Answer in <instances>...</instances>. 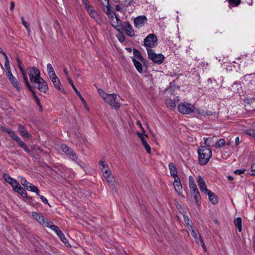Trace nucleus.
Segmentation results:
<instances>
[{"label":"nucleus","instance_id":"nucleus-50","mask_svg":"<svg viewBox=\"0 0 255 255\" xmlns=\"http://www.w3.org/2000/svg\"><path fill=\"white\" fill-rule=\"evenodd\" d=\"M8 134H9L10 137L14 140L16 139V138H17L18 137L16 134H15V132L11 130H10V131L8 132Z\"/></svg>","mask_w":255,"mask_h":255},{"label":"nucleus","instance_id":"nucleus-43","mask_svg":"<svg viewBox=\"0 0 255 255\" xmlns=\"http://www.w3.org/2000/svg\"><path fill=\"white\" fill-rule=\"evenodd\" d=\"M200 189L201 191L204 192L205 193L207 194L210 190H208L207 188V185L206 183L201 184L199 186Z\"/></svg>","mask_w":255,"mask_h":255},{"label":"nucleus","instance_id":"nucleus-48","mask_svg":"<svg viewBox=\"0 0 255 255\" xmlns=\"http://www.w3.org/2000/svg\"><path fill=\"white\" fill-rule=\"evenodd\" d=\"M118 40L121 42H124L126 40V37L124 34L121 32L119 35L118 36Z\"/></svg>","mask_w":255,"mask_h":255},{"label":"nucleus","instance_id":"nucleus-30","mask_svg":"<svg viewBox=\"0 0 255 255\" xmlns=\"http://www.w3.org/2000/svg\"><path fill=\"white\" fill-rule=\"evenodd\" d=\"M42 225H43L44 227H46L47 228H50L52 230H53L52 227L56 226L52 222L50 221L48 219L45 218L44 219V222L42 223Z\"/></svg>","mask_w":255,"mask_h":255},{"label":"nucleus","instance_id":"nucleus-24","mask_svg":"<svg viewBox=\"0 0 255 255\" xmlns=\"http://www.w3.org/2000/svg\"><path fill=\"white\" fill-rule=\"evenodd\" d=\"M168 167L171 175L172 176H176V174H177V170L175 165L173 163L170 162L168 164Z\"/></svg>","mask_w":255,"mask_h":255},{"label":"nucleus","instance_id":"nucleus-33","mask_svg":"<svg viewBox=\"0 0 255 255\" xmlns=\"http://www.w3.org/2000/svg\"><path fill=\"white\" fill-rule=\"evenodd\" d=\"M175 190L178 193V195H182V186L181 183H174L173 184Z\"/></svg>","mask_w":255,"mask_h":255},{"label":"nucleus","instance_id":"nucleus-55","mask_svg":"<svg viewBox=\"0 0 255 255\" xmlns=\"http://www.w3.org/2000/svg\"><path fill=\"white\" fill-rule=\"evenodd\" d=\"M195 184V182H194V178L192 176H190L189 177V187L190 186H193Z\"/></svg>","mask_w":255,"mask_h":255},{"label":"nucleus","instance_id":"nucleus-40","mask_svg":"<svg viewBox=\"0 0 255 255\" xmlns=\"http://www.w3.org/2000/svg\"><path fill=\"white\" fill-rule=\"evenodd\" d=\"M16 60L17 62V65H18V67L19 70H20L21 73H23L25 71V70L22 68V66L23 65L22 63H21V62L20 60V58H19L18 56H17L16 57Z\"/></svg>","mask_w":255,"mask_h":255},{"label":"nucleus","instance_id":"nucleus-9","mask_svg":"<svg viewBox=\"0 0 255 255\" xmlns=\"http://www.w3.org/2000/svg\"><path fill=\"white\" fill-rule=\"evenodd\" d=\"M53 231L56 235L58 236V237L60 239L61 241L66 246L68 247L70 246V244L68 242V240L65 238V236L60 230L59 228L56 226L52 227Z\"/></svg>","mask_w":255,"mask_h":255},{"label":"nucleus","instance_id":"nucleus-15","mask_svg":"<svg viewBox=\"0 0 255 255\" xmlns=\"http://www.w3.org/2000/svg\"><path fill=\"white\" fill-rule=\"evenodd\" d=\"M17 127L18 131L19 132L21 136L26 138H29L31 137V135L25 129V128L22 125L18 124L17 125Z\"/></svg>","mask_w":255,"mask_h":255},{"label":"nucleus","instance_id":"nucleus-37","mask_svg":"<svg viewBox=\"0 0 255 255\" xmlns=\"http://www.w3.org/2000/svg\"><path fill=\"white\" fill-rule=\"evenodd\" d=\"M191 194L194 196V199L196 202V204L197 205H199V202L201 199V196H200L199 192H196L194 194Z\"/></svg>","mask_w":255,"mask_h":255},{"label":"nucleus","instance_id":"nucleus-58","mask_svg":"<svg viewBox=\"0 0 255 255\" xmlns=\"http://www.w3.org/2000/svg\"><path fill=\"white\" fill-rule=\"evenodd\" d=\"M85 8H86V10L89 13H90L91 12V11H93L94 10H95V8H94V7L92 5H91V4L88 5Z\"/></svg>","mask_w":255,"mask_h":255},{"label":"nucleus","instance_id":"nucleus-25","mask_svg":"<svg viewBox=\"0 0 255 255\" xmlns=\"http://www.w3.org/2000/svg\"><path fill=\"white\" fill-rule=\"evenodd\" d=\"M133 52L134 56L136 57L137 59L140 60L142 63L144 64L145 62H147V61L145 59H144L143 56L141 55L140 52L139 50L136 49H133Z\"/></svg>","mask_w":255,"mask_h":255},{"label":"nucleus","instance_id":"nucleus-6","mask_svg":"<svg viewBox=\"0 0 255 255\" xmlns=\"http://www.w3.org/2000/svg\"><path fill=\"white\" fill-rule=\"evenodd\" d=\"M33 84L34 86L37 88L41 92L46 93L48 90L47 83L42 78L39 79Z\"/></svg>","mask_w":255,"mask_h":255},{"label":"nucleus","instance_id":"nucleus-36","mask_svg":"<svg viewBox=\"0 0 255 255\" xmlns=\"http://www.w3.org/2000/svg\"><path fill=\"white\" fill-rule=\"evenodd\" d=\"M228 1L232 6H237L240 4L241 0H228Z\"/></svg>","mask_w":255,"mask_h":255},{"label":"nucleus","instance_id":"nucleus-39","mask_svg":"<svg viewBox=\"0 0 255 255\" xmlns=\"http://www.w3.org/2000/svg\"><path fill=\"white\" fill-rule=\"evenodd\" d=\"M19 181L21 184L25 188H27V186L30 184V183L26 181V180L23 177H20Z\"/></svg>","mask_w":255,"mask_h":255},{"label":"nucleus","instance_id":"nucleus-52","mask_svg":"<svg viewBox=\"0 0 255 255\" xmlns=\"http://www.w3.org/2000/svg\"><path fill=\"white\" fill-rule=\"evenodd\" d=\"M89 15L91 17H92L94 19L96 18L98 16V12L95 10H94L93 11H91L90 13H89Z\"/></svg>","mask_w":255,"mask_h":255},{"label":"nucleus","instance_id":"nucleus-32","mask_svg":"<svg viewBox=\"0 0 255 255\" xmlns=\"http://www.w3.org/2000/svg\"><path fill=\"white\" fill-rule=\"evenodd\" d=\"M196 111V112L197 113L198 115H201L202 116H210L211 114V112L209 111H205L203 109H198L196 110L195 109L194 111Z\"/></svg>","mask_w":255,"mask_h":255},{"label":"nucleus","instance_id":"nucleus-45","mask_svg":"<svg viewBox=\"0 0 255 255\" xmlns=\"http://www.w3.org/2000/svg\"><path fill=\"white\" fill-rule=\"evenodd\" d=\"M184 220L187 225L191 227V228H193V227L192 226V222L190 220L189 218L187 215H184Z\"/></svg>","mask_w":255,"mask_h":255},{"label":"nucleus","instance_id":"nucleus-47","mask_svg":"<svg viewBox=\"0 0 255 255\" xmlns=\"http://www.w3.org/2000/svg\"><path fill=\"white\" fill-rule=\"evenodd\" d=\"M246 133L250 136L254 137L255 135V130L253 129H247L245 131Z\"/></svg>","mask_w":255,"mask_h":255},{"label":"nucleus","instance_id":"nucleus-22","mask_svg":"<svg viewBox=\"0 0 255 255\" xmlns=\"http://www.w3.org/2000/svg\"><path fill=\"white\" fill-rule=\"evenodd\" d=\"M106 1H107V11L106 12V14L108 15H110L111 16L112 19H114V15H116V13L113 11L112 10H111L110 7H111L109 4V0H105ZM101 2L103 5H104V3L102 2V0H99Z\"/></svg>","mask_w":255,"mask_h":255},{"label":"nucleus","instance_id":"nucleus-35","mask_svg":"<svg viewBox=\"0 0 255 255\" xmlns=\"http://www.w3.org/2000/svg\"><path fill=\"white\" fill-rule=\"evenodd\" d=\"M225 144V140L223 138L219 139L218 141H217L215 144V147L216 148H218L221 147Z\"/></svg>","mask_w":255,"mask_h":255},{"label":"nucleus","instance_id":"nucleus-10","mask_svg":"<svg viewBox=\"0 0 255 255\" xmlns=\"http://www.w3.org/2000/svg\"><path fill=\"white\" fill-rule=\"evenodd\" d=\"M61 147L63 152L72 157L73 160H75V159H78V156L76 153L66 144H62Z\"/></svg>","mask_w":255,"mask_h":255},{"label":"nucleus","instance_id":"nucleus-61","mask_svg":"<svg viewBox=\"0 0 255 255\" xmlns=\"http://www.w3.org/2000/svg\"><path fill=\"white\" fill-rule=\"evenodd\" d=\"M28 89L31 92V93L32 94V96L34 98V99L37 97V96L36 94V92H35V90H33L32 87L31 86V88H28Z\"/></svg>","mask_w":255,"mask_h":255},{"label":"nucleus","instance_id":"nucleus-23","mask_svg":"<svg viewBox=\"0 0 255 255\" xmlns=\"http://www.w3.org/2000/svg\"><path fill=\"white\" fill-rule=\"evenodd\" d=\"M32 214L33 217L39 223L42 225L43 222H44L45 218L41 215L40 214L36 212H33Z\"/></svg>","mask_w":255,"mask_h":255},{"label":"nucleus","instance_id":"nucleus-57","mask_svg":"<svg viewBox=\"0 0 255 255\" xmlns=\"http://www.w3.org/2000/svg\"><path fill=\"white\" fill-rule=\"evenodd\" d=\"M173 177L174 178V181L173 182V184H174V183L178 184V183H181L180 179L177 174H176V176H173Z\"/></svg>","mask_w":255,"mask_h":255},{"label":"nucleus","instance_id":"nucleus-44","mask_svg":"<svg viewBox=\"0 0 255 255\" xmlns=\"http://www.w3.org/2000/svg\"><path fill=\"white\" fill-rule=\"evenodd\" d=\"M115 18H116V22H113L112 24H116V26L117 27H122V21L120 20V19L116 16V15H115Z\"/></svg>","mask_w":255,"mask_h":255},{"label":"nucleus","instance_id":"nucleus-12","mask_svg":"<svg viewBox=\"0 0 255 255\" xmlns=\"http://www.w3.org/2000/svg\"><path fill=\"white\" fill-rule=\"evenodd\" d=\"M68 82L71 85L72 88L76 93L77 95L79 97L82 103L84 105L85 108L87 109H89L86 101L85 100L84 98L82 97L79 91L76 88L72 80L70 78H68Z\"/></svg>","mask_w":255,"mask_h":255},{"label":"nucleus","instance_id":"nucleus-1","mask_svg":"<svg viewBox=\"0 0 255 255\" xmlns=\"http://www.w3.org/2000/svg\"><path fill=\"white\" fill-rule=\"evenodd\" d=\"M198 159L200 165H205L212 155L211 150L206 146H200L198 149Z\"/></svg>","mask_w":255,"mask_h":255},{"label":"nucleus","instance_id":"nucleus-49","mask_svg":"<svg viewBox=\"0 0 255 255\" xmlns=\"http://www.w3.org/2000/svg\"><path fill=\"white\" fill-rule=\"evenodd\" d=\"M190 189L191 191V194H194L196 192H199L198 189L197 187V186L196 184L194 185L193 186H191L190 187Z\"/></svg>","mask_w":255,"mask_h":255},{"label":"nucleus","instance_id":"nucleus-18","mask_svg":"<svg viewBox=\"0 0 255 255\" xmlns=\"http://www.w3.org/2000/svg\"><path fill=\"white\" fill-rule=\"evenodd\" d=\"M3 178L6 182L8 183L12 186L13 189L17 185H19V183L16 180L12 178L7 174H4L3 175Z\"/></svg>","mask_w":255,"mask_h":255},{"label":"nucleus","instance_id":"nucleus-13","mask_svg":"<svg viewBox=\"0 0 255 255\" xmlns=\"http://www.w3.org/2000/svg\"><path fill=\"white\" fill-rule=\"evenodd\" d=\"M147 21V18L145 15L139 16L134 18V24L136 27H140L142 26Z\"/></svg>","mask_w":255,"mask_h":255},{"label":"nucleus","instance_id":"nucleus-63","mask_svg":"<svg viewBox=\"0 0 255 255\" xmlns=\"http://www.w3.org/2000/svg\"><path fill=\"white\" fill-rule=\"evenodd\" d=\"M38 196L40 198L41 201L44 203L48 204V200L45 197H44L43 196L40 195V194H39V196Z\"/></svg>","mask_w":255,"mask_h":255},{"label":"nucleus","instance_id":"nucleus-8","mask_svg":"<svg viewBox=\"0 0 255 255\" xmlns=\"http://www.w3.org/2000/svg\"><path fill=\"white\" fill-rule=\"evenodd\" d=\"M6 75L11 84L18 91L20 90V87L19 85L17 79L13 76L11 69L8 68L7 71H5Z\"/></svg>","mask_w":255,"mask_h":255},{"label":"nucleus","instance_id":"nucleus-20","mask_svg":"<svg viewBox=\"0 0 255 255\" xmlns=\"http://www.w3.org/2000/svg\"><path fill=\"white\" fill-rule=\"evenodd\" d=\"M207 194L208 195L209 201L214 205L218 203V197L216 194L211 191H209Z\"/></svg>","mask_w":255,"mask_h":255},{"label":"nucleus","instance_id":"nucleus-19","mask_svg":"<svg viewBox=\"0 0 255 255\" xmlns=\"http://www.w3.org/2000/svg\"><path fill=\"white\" fill-rule=\"evenodd\" d=\"M137 134H138L139 137H140L141 141V143H142L143 146H144V147L145 148V149H146V151L148 153H150V152H151L150 146L148 144V143L147 142L145 138L144 137L143 133L142 134V133H140L138 132Z\"/></svg>","mask_w":255,"mask_h":255},{"label":"nucleus","instance_id":"nucleus-7","mask_svg":"<svg viewBox=\"0 0 255 255\" xmlns=\"http://www.w3.org/2000/svg\"><path fill=\"white\" fill-rule=\"evenodd\" d=\"M29 76L30 81L32 84H34L41 78L39 70L34 67L30 70Z\"/></svg>","mask_w":255,"mask_h":255},{"label":"nucleus","instance_id":"nucleus-60","mask_svg":"<svg viewBox=\"0 0 255 255\" xmlns=\"http://www.w3.org/2000/svg\"><path fill=\"white\" fill-rule=\"evenodd\" d=\"M0 129H1L2 131H4L7 133H8V132L10 131V129L4 127H3L2 126H0Z\"/></svg>","mask_w":255,"mask_h":255},{"label":"nucleus","instance_id":"nucleus-2","mask_svg":"<svg viewBox=\"0 0 255 255\" xmlns=\"http://www.w3.org/2000/svg\"><path fill=\"white\" fill-rule=\"evenodd\" d=\"M147 52L148 58L151 59L153 63L161 64L163 62L165 57L162 54H156L153 50L150 48H147Z\"/></svg>","mask_w":255,"mask_h":255},{"label":"nucleus","instance_id":"nucleus-54","mask_svg":"<svg viewBox=\"0 0 255 255\" xmlns=\"http://www.w3.org/2000/svg\"><path fill=\"white\" fill-rule=\"evenodd\" d=\"M246 171L245 169H237L234 171V173L237 175H241L244 174Z\"/></svg>","mask_w":255,"mask_h":255},{"label":"nucleus","instance_id":"nucleus-17","mask_svg":"<svg viewBox=\"0 0 255 255\" xmlns=\"http://www.w3.org/2000/svg\"><path fill=\"white\" fill-rule=\"evenodd\" d=\"M124 27L125 29L126 34L130 36L133 37L134 35V31L132 30V26L128 21L124 22Z\"/></svg>","mask_w":255,"mask_h":255},{"label":"nucleus","instance_id":"nucleus-28","mask_svg":"<svg viewBox=\"0 0 255 255\" xmlns=\"http://www.w3.org/2000/svg\"><path fill=\"white\" fill-rule=\"evenodd\" d=\"M234 224L236 227L238 229L239 232L242 231V219L240 217H238L234 220Z\"/></svg>","mask_w":255,"mask_h":255},{"label":"nucleus","instance_id":"nucleus-14","mask_svg":"<svg viewBox=\"0 0 255 255\" xmlns=\"http://www.w3.org/2000/svg\"><path fill=\"white\" fill-rule=\"evenodd\" d=\"M103 176L109 185H112L114 183V178L111 174L110 169L108 170L106 169L103 171Z\"/></svg>","mask_w":255,"mask_h":255},{"label":"nucleus","instance_id":"nucleus-29","mask_svg":"<svg viewBox=\"0 0 255 255\" xmlns=\"http://www.w3.org/2000/svg\"><path fill=\"white\" fill-rule=\"evenodd\" d=\"M100 165L101 166V170L103 171H104L106 169L108 170L110 169L109 165L106 163L104 159H101L99 162Z\"/></svg>","mask_w":255,"mask_h":255},{"label":"nucleus","instance_id":"nucleus-56","mask_svg":"<svg viewBox=\"0 0 255 255\" xmlns=\"http://www.w3.org/2000/svg\"><path fill=\"white\" fill-rule=\"evenodd\" d=\"M251 175L252 176H255V163L252 164L251 166Z\"/></svg>","mask_w":255,"mask_h":255},{"label":"nucleus","instance_id":"nucleus-3","mask_svg":"<svg viewBox=\"0 0 255 255\" xmlns=\"http://www.w3.org/2000/svg\"><path fill=\"white\" fill-rule=\"evenodd\" d=\"M157 38L154 34H148L144 39V45L147 48L155 47L157 45Z\"/></svg>","mask_w":255,"mask_h":255},{"label":"nucleus","instance_id":"nucleus-4","mask_svg":"<svg viewBox=\"0 0 255 255\" xmlns=\"http://www.w3.org/2000/svg\"><path fill=\"white\" fill-rule=\"evenodd\" d=\"M178 110L182 114H189L194 111L195 107L191 104L183 103L178 105Z\"/></svg>","mask_w":255,"mask_h":255},{"label":"nucleus","instance_id":"nucleus-16","mask_svg":"<svg viewBox=\"0 0 255 255\" xmlns=\"http://www.w3.org/2000/svg\"><path fill=\"white\" fill-rule=\"evenodd\" d=\"M14 191L17 192L19 194H20L23 197L27 198L29 202H31L32 200V198L30 197H28L27 195V192L25 190L20 186V184L19 185H17L15 187L13 188Z\"/></svg>","mask_w":255,"mask_h":255},{"label":"nucleus","instance_id":"nucleus-64","mask_svg":"<svg viewBox=\"0 0 255 255\" xmlns=\"http://www.w3.org/2000/svg\"><path fill=\"white\" fill-rule=\"evenodd\" d=\"M82 1L85 8L90 4L88 0H82Z\"/></svg>","mask_w":255,"mask_h":255},{"label":"nucleus","instance_id":"nucleus-5","mask_svg":"<svg viewBox=\"0 0 255 255\" xmlns=\"http://www.w3.org/2000/svg\"><path fill=\"white\" fill-rule=\"evenodd\" d=\"M117 95L115 94H108L107 96L104 97V101L108 104L110 105L115 110H118L121 107V104L119 102H116Z\"/></svg>","mask_w":255,"mask_h":255},{"label":"nucleus","instance_id":"nucleus-62","mask_svg":"<svg viewBox=\"0 0 255 255\" xmlns=\"http://www.w3.org/2000/svg\"><path fill=\"white\" fill-rule=\"evenodd\" d=\"M28 89L31 92V93L32 94V96L34 98V99L37 97V96L36 94V92H35V90H33L32 87L31 86V88H28Z\"/></svg>","mask_w":255,"mask_h":255},{"label":"nucleus","instance_id":"nucleus-34","mask_svg":"<svg viewBox=\"0 0 255 255\" xmlns=\"http://www.w3.org/2000/svg\"><path fill=\"white\" fill-rule=\"evenodd\" d=\"M165 103L167 106L171 109L175 108L176 106L175 103L174 102V101L170 99H168L166 100Z\"/></svg>","mask_w":255,"mask_h":255},{"label":"nucleus","instance_id":"nucleus-42","mask_svg":"<svg viewBox=\"0 0 255 255\" xmlns=\"http://www.w3.org/2000/svg\"><path fill=\"white\" fill-rule=\"evenodd\" d=\"M18 144L20 147L22 148L25 152H26L27 153L30 152L29 149L22 141L20 143H18Z\"/></svg>","mask_w":255,"mask_h":255},{"label":"nucleus","instance_id":"nucleus-27","mask_svg":"<svg viewBox=\"0 0 255 255\" xmlns=\"http://www.w3.org/2000/svg\"><path fill=\"white\" fill-rule=\"evenodd\" d=\"M216 137V136H213L212 137L204 138V144L208 147H215V144L213 139Z\"/></svg>","mask_w":255,"mask_h":255},{"label":"nucleus","instance_id":"nucleus-46","mask_svg":"<svg viewBox=\"0 0 255 255\" xmlns=\"http://www.w3.org/2000/svg\"><path fill=\"white\" fill-rule=\"evenodd\" d=\"M191 229H192L191 230V235L193 236V237L195 239L196 242L197 243H198L199 238L198 237V234L197 233V232L195 230L193 229L192 228H191Z\"/></svg>","mask_w":255,"mask_h":255},{"label":"nucleus","instance_id":"nucleus-53","mask_svg":"<svg viewBox=\"0 0 255 255\" xmlns=\"http://www.w3.org/2000/svg\"><path fill=\"white\" fill-rule=\"evenodd\" d=\"M197 183H198V186H199L201 184H205V182L204 179L201 176H198V178H197Z\"/></svg>","mask_w":255,"mask_h":255},{"label":"nucleus","instance_id":"nucleus-41","mask_svg":"<svg viewBox=\"0 0 255 255\" xmlns=\"http://www.w3.org/2000/svg\"><path fill=\"white\" fill-rule=\"evenodd\" d=\"M47 72H48V73L49 76L50 75H51V74H55L54 70L51 64L49 63L47 65Z\"/></svg>","mask_w":255,"mask_h":255},{"label":"nucleus","instance_id":"nucleus-51","mask_svg":"<svg viewBox=\"0 0 255 255\" xmlns=\"http://www.w3.org/2000/svg\"><path fill=\"white\" fill-rule=\"evenodd\" d=\"M98 93L100 94L101 97L104 99V97L107 96L108 94L106 93L102 89H99L98 90Z\"/></svg>","mask_w":255,"mask_h":255},{"label":"nucleus","instance_id":"nucleus-38","mask_svg":"<svg viewBox=\"0 0 255 255\" xmlns=\"http://www.w3.org/2000/svg\"><path fill=\"white\" fill-rule=\"evenodd\" d=\"M22 74V76L24 81V82L25 83V85H26V87L27 88H31V85L30 84L28 78L26 76V74L25 73V71H24L23 73H21Z\"/></svg>","mask_w":255,"mask_h":255},{"label":"nucleus","instance_id":"nucleus-26","mask_svg":"<svg viewBox=\"0 0 255 255\" xmlns=\"http://www.w3.org/2000/svg\"><path fill=\"white\" fill-rule=\"evenodd\" d=\"M132 60L137 71L139 73H142L143 71V69L141 63L136 60L134 57L132 58Z\"/></svg>","mask_w":255,"mask_h":255},{"label":"nucleus","instance_id":"nucleus-31","mask_svg":"<svg viewBox=\"0 0 255 255\" xmlns=\"http://www.w3.org/2000/svg\"><path fill=\"white\" fill-rule=\"evenodd\" d=\"M27 190L30 191L31 192H35L37 195L39 196V190L38 188L30 183L28 186L27 188H26Z\"/></svg>","mask_w":255,"mask_h":255},{"label":"nucleus","instance_id":"nucleus-21","mask_svg":"<svg viewBox=\"0 0 255 255\" xmlns=\"http://www.w3.org/2000/svg\"><path fill=\"white\" fill-rule=\"evenodd\" d=\"M242 85L240 81H236L232 85V90L234 93H238L241 90Z\"/></svg>","mask_w":255,"mask_h":255},{"label":"nucleus","instance_id":"nucleus-59","mask_svg":"<svg viewBox=\"0 0 255 255\" xmlns=\"http://www.w3.org/2000/svg\"><path fill=\"white\" fill-rule=\"evenodd\" d=\"M132 1H133V0H124V4L127 7L129 6L131 4Z\"/></svg>","mask_w":255,"mask_h":255},{"label":"nucleus","instance_id":"nucleus-11","mask_svg":"<svg viewBox=\"0 0 255 255\" xmlns=\"http://www.w3.org/2000/svg\"><path fill=\"white\" fill-rule=\"evenodd\" d=\"M49 77L51 79L55 88L57 89L58 90H59L61 92L64 93L65 92L64 90L63 89H62L60 88L61 82H60L59 79L57 77L56 74H51V75H50L49 76Z\"/></svg>","mask_w":255,"mask_h":255}]
</instances>
